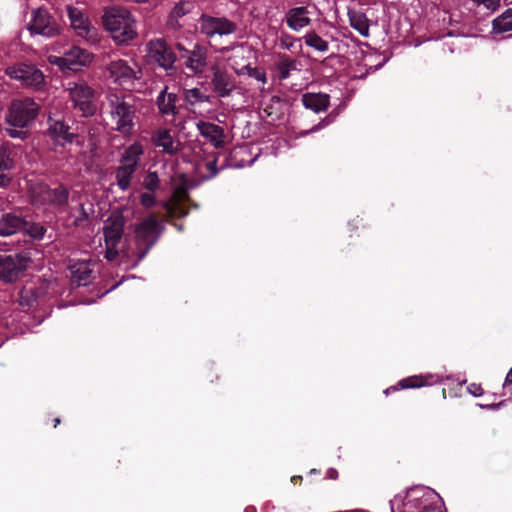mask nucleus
Segmentation results:
<instances>
[{"label":"nucleus","instance_id":"31","mask_svg":"<svg viewBox=\"0 0 512 512\" xmlns=\"http://www.w3.org/2000/svg\"><path fill=\"white\" fill-rule=\"evenodd\" d=\"M176 100V94L166 93V89L163 90L157 98L160 112L166 115H174L176 113Z\"/></svg>","mask_w":512,"mask_h":512},{"label":"nucleus","instance_id":"30","mask_svg":"<svg viewBox=\"0 0 512 512\" xmlns=\"http://www.w3.org/2000/svg\"><path fill=\"white\" fill-rule=\"evenodd\" d=\"M143 153V146L138 142L133 143L132 145L125 149L124 154L121 158V164L136 169L140 157L143 155Z\"/></svg>","mask_w":512,"mask_h":512},{"label":"nucleus","instance_id":"40","mask_svg":"<svg viewBox=\"0 0 512 512\" xmlns=\"http://www.w3.org/2000/svg\"><path fill=\"white\" fill-rule=\"evenodd\" d=\"M143 185L150 191H155L159 186V177L156 172H149L144 178Z\"/></svg>","mask_w":512,"mask_h":512},{"label":"nucleus","instance_id":"3","mask_svg":"<svg viewBox=\"0 0 512 512\" xmlns=\"http://www.w3.org/2000/svg\"><path fill=\"white\" fill-rule=\"evenodd\" d=\"M104 26L118 44H126L137 36L136 21L126 9L113 8L105 12Z\"/></svg>","mask_w":512,"mask_h":512},{"label":"nucleus","instance_id":"5","mask_svg":"<svg viewBox=\"0 0 512 512\" xmlns=\"http://www.w3.org/2000/svg\"><path fill=\"white\" fill-rule=\"evenodd\" d=\"M124 232V217L118 212H113L103 226L105 242V258L114 261L119 255L118 246Z\"/></svg>","mask_w":512,"mask_h":512},{"label":"nucleus","instance_id":"23","mask_svg":"<svg viewBox=\"0 0 512 512\" xmlns=\"http://www.w3.org/2000/svg\"><path fill=\"white\" fill-rule=\"evenodd\" d=\"M28 223L19 215L7 213L0 217V236H9L26 229Z\"/></svg>","mask_w":512,"mask_h":512},{"label":"nucleus","instance_id":"29","mask_svg":"<svg viewBox=\"0 0 512 512\" xmlns=\"http://www.w3.org/2000/svg\"><path fill=\"white\" fill-rule=\"evenodd\" d=\"M349 22L353 29L359 32L363 37L369 36V20L361 11L350 10L348 12Z\"/></svg>","mask_w":512,"mask_h":512},{"label":"nucleus","instance_id":"20","mask_svg":"<svg viewBox=\"0 0 512 512\" xmlns=\"http://www.w3.org/2000/svg\"><path fill=\"white\" fill-rule=\"evenodd\" d=\"M252 56L253 50L246 44H239L232 48V54L229 57V62L236 74H245V70L250 66L249 60Z\"/></svg>","mask_w":512,"mask_h":512},{"label":"nucleus","instance_id":"22","mask_svg":"<svg viewBox=\"0 0 512 512\" xmlns=\"http://www.w3.org/2000/svg\"><path fill=\"white\" fill-rule=\"evenodd\" d=\"M310 23V11L305 6L291 8L286 14V24L293 31H300Z\"/></svg>","mask_w":512,"mask_h":512},{"label":"nucleus","instance_id":"36","mask_svg":"<svg viewBox=\"0 0 512 512\" xmlns=\"http://www.w3.org/2000/svg\"><path fill=\"white\" fill-rule=\"evenodd\" d=\"M136 169L131 168L127 165H122L118 167L116 171V180L117 185L121 190H126L130 186L132 176Z\"/></svg>","mask_w":512,"mask_h":512},{"label":"nucleus","instance_id":"48","mask_svg":"<svg viewBox=\"0 0 512 512\" xmlns=\"http://www.w3.org/2000/svg\"><path fill=\"white\" fill-rule=\"evenodd\" d=\"M511 384H512V368L507 373L503 386H504V388H508Z\"/></svg>","mask_w":512,"mask_h":512},{"label":"nucleus","instance_id":"8","mask_svg":"<svg viewBox=\"0 0 512 512\" xmlns=\"http://www.w3.org/2000/svg\"><path fill=\"white\" fill-rule=\"evenodd\" d=\"M5 72L10 78L20 81L24 86L40 88L45 83L43 72L34 65L19 63L7 67Z\"/></svg>","mask_w":512,"mask_h":512},{"label":"nucleus","instance_id":"27","mask_svg":"<svg viewBox=\"0 0 512 512\" xmlns=\"http://www.w3.org/2000/svg\"><path fill=\"white\" fill-rule=\"evenodd\" d=\"M48 135L55 141L64 143H72L74 134L69 132V127L62 121H53L49 118Z\"/></svg>","mask_w":512,"mask_h":512},{"label":"nucleus","instance_id":"13","mask_svg":"<svg viewBox=\"0 0 512 512\" xmlns=\"http://www.w3.org/2000/svg\"><path fill=\"white\" fill-rule=\"evenodd\" d=\"M70 25L75 33L88 42H95L98 39L97 29L82 10L69 6L67 8Z\"/></svg>","mask_w":512,"mask_h":512},{"label":"nucleus","instance_id":"28","mask_svg":"<svg viewBox=\"0 0 512 512\" xmlns=\"http://www.w3.org/2000/svg\"><path fill=\"white\" fill-rule=\"evenodd\" d=\"M414 492L407 493L405 497L402 495H396L391 501V510L392 512H396V510L400 512H430L428 507H424L423 511H417L416 507L413 505V502L418 500L415 497Z\"/></svg>","mask_w":512,"mask_h":512},{"label":"nucleus","instance_id":"50","mask_svg":"<svg viewBox=\"0 0 512 512\" xmlns=\"http://www.w3.org/2000/svg\"><path fill=\"white\" fill-rule=\"evenodd\" d=\"M511 394H512V390H511Z\"/></svg>","mask_w":512,"mask_h":512},{"label":"nucleus","instance_id":"37","mask_svg":"<svg viewBox=\"0 0 512 512\" xmlns=\"http://www.w3.org/2000/svg\"><path fill=\"white\" fill-rule=\"evenodd\" d=\"M305 44L319 52H327L329 44L326 40L320 37L316 32H308L304 36Z\"/></svg>","mask_w":512,"mask_h":512},{"label":"nucleus","instance_id":"41","mask_svg":"<svg viewBox=\"0 0 512 512\" xmlns=\"http://www.w3.org/2000/svg\"><path fill=\"white\" fill-rule=\"evenodd\" d=\"M245 73H247L249 76L254 77L263 83L266 82L265 73L257 68H252L251 66H249V68H247L245 70Z\"/></svg>","mask_w":512,"mask_h":512},{"label":"nucleus","instance_id":"38","mask_svg":"<svg viewBox=\"0 0 512 512\" xmlns=\"http://www.w3.org/2000/svg\"><path fill=\"white\" fill-rule=\"evenodd\" d=\"M298 69V62L294 59L283 58L278 64L280 77L286 79L289 77L291 71Z\"/></svg>","mask_w":512,"mask_h":512},{"label":"nucleus","instance_id":"33","mask_svg":"<svg viewBox=\"0 0 512 512\" xmlns=\"http://www.w3.org/2000/svg\"><path fill=\"white\" fill-rule=\"evenodd\" d=\"M184 101L188 106L194 107L200 103L211 102V96L202 92L199 88L185 89L183 92Z\"/></svg>","mask_w":512,"mask_h":512},{"label":"nucleus","instance_id":"7","mask_svg":"<svg viewBox=\"0 0 512 512\" xmlns=\"http://www.w3.org/2000/svg\"><path fill=\"white\" fill-rule=\"evenodd\" d=\"M176 48L188 70L195 75L204 73L208 65V49L205 46L196 43L192 49H187L178 43Z\"/></svg>","mask_w":512,"mask_h":512},{"label":"nucleus","instance_id":"32","mask_svg":"<svg viewBox=\"0 0 512 512\" xmlns=\"http://www.w3.org/2000/svg\"><path fill=\"white\" fill-rule=\"evenodd\" d=\"M191 10V4L189 2H179L177 3L171 10L168 25L173 29L181 28V24L179 23V19L188 14Z\"/></svg>","mask_w":512,"mask_h":512},{"label":"nucleus","instance_id":"43","mask_svg":"<svg viewBox=\"0 0 512 512\" xmlns=\"http://www.w3.org/2000/svg\"><path fill=\"white\" fill-rule=\"evenodd\" d=\"M155 203V197L150 193H144L141 195V204L150 207Z\"/></svg>","mask_w":512,"mask_h":512},{"label":"nucleus","instance_id":"1","mask_svg":"<svg viewBox=\"0 0 512 512\" xmlns=\"http://www.w3.org/2000/svg\"><path fill=\"white\" fill-rule=\"evenodd\" d=\"M163 226L154 215H149L134 224L133 237L128 241L124 254L141 261L158 241Z\"/></svg>","mask_w":512,"mask_h":512},{"label":"nucleus","instance_id":"4","mask_svg":"<svg viewBox=\"0 0 512 512\" xmlns=\"http://www.w3.org/2000/svg\"><path fill=\"white\" fill-rule=\"evenodd\" d=\"M110 115L115 129L123 134L132 132L135 109L124 97L116 94L108 96Z\"/></svg>","mask_w":512,"mask_h":512},{"label":"nucleus","instance_id":"21","mask_svg":"<svg viewBox=\"0 0 512 512\" xmlns=\"http://www.w3.org/2000/svg\"><path fill=\"white\" fill-rule=\"evenodd\" d=\"M196 127L201 136L206 138L215 148H221L224 145L225 132L224 129L216 124L199 121Z\"/></svg>","mask_w":512,"mask_h":512},{"label":"nucleus","instance_id":"42","mask_svg":"<svg viewBox=\"0 0 512 512\" xmlns=\"http://www.w3.org/2000/svg\"><path fill=\"white\" fill-rule=\"evenodd\" d=\"M329 124V121L327 119L321 120L318 124L314 125L311 129L302 131L300 135L306 136L310 133H314L319 131L320 129L326 127Z\"/></svg>","mask_w":512,"mask_h":512},{"label":"nucleus","instance_id":"45","mask_svg":"<svg viewBox=\"0 0 512 512\" xmlns=\"http://www.w3.org/2000/svg\"><path fill=\"white\" fill-rule=\"evenodd\" d=\"M468 390L470 393H472L474 396H480L483 394V389L481 388L480 385H477V384H471L469 387H468Z\"/></svg>","mask_w":512,"mask_h":512},{"label":"nucleus","instance_id":"49","mask_svg":"<svg viewBox=\"0 0 512 512\" xmlns=\"http://www.w3.org/2000/svg\"><path fill=\"white\" fill-rule=\"evenodd\" d=\"M53 421H54V427H57V425L60 423L59 418H55Z\"/></svg>","mask_w":512,"mask_h":512},{"label":"nucleus","instance_id":"6","mask_svg":"<svg viewBox=\"0 0 512 512\" xmlns=\"http://www.w3.org/2000/svg\"><path fill=\"white\" fill-rule=\"evenodd\" d=\"M66 90L74 108L81 112L82 116L89 117L95 114L94 90L86 82H69Z\"/></svg>","mask_w":512,"mask_h":512},{"label":"nucleus","instance_id":"15","mask_svg":"<svg viewBox=\"0 0 512 512\" xmlns=\"http://www.w3.org/2000/svg\"><path fill=\"white\" fill-rule=\"evenodd\" d=\"M29 31L31 34L53 37L59 33V26L47 10L39 8L32 14Z\"/></svg>","mask_w":512,"mask_h":512},{"label":"nucleus","instance_id":"35","mask_svg":"<svg viewBox=\"0 0 512 512\" xmlns=\"http://www.w3.org/2000/svg\"><path fill=\"white\" fill-rule=\"evenodd\" d=\"M493 32L497 34L512 31V9L506 10L493 20Z\"/></svg>","mask_w":512,"mask_h":512},{"label":"nucleus","instance_id":"10","mask_svg":"<svg viewBox=\"0 0 512 512\" xmlns=\"http://www.w3.org/2000/svg\"><path fill=\"white\" fill-rule=\"evenodd\" d=\"M29 264L30 258L24 254H0V280L5 282L15 281L20 273L27 269Z\"/></svg>","mask_w":512,"mask_h":512},{"label":"nucleus","instance_id":"11","mask_svg":"<svg viewBox=\"0 0 512 512\" xmlns=\"http://www.w3.org/2000/svg\"><path fill=\"white\" fill-rule=\"evenodd\" d=\"M91 60V54L80 47H72L63 56H49V62L61 70H77L78 67L87 66Z\"/></svg>","mask_w":512,"mask_h":512},{"label":"nucleus","instance_id":"25","mask_svg":"<svg viewBox=\"0 0 512 512\" xmlns=\"http://www.w3.org/2000/svg\"><path fill=\"white\" fill-rule=\"evenodd\" d=\"M301 102L306 109L314 113H321L328 109L330 97L322 93H305L301 97Z\"/></svg>","mask_w":512,"mask_h":512},{"label":"nucleus","instance_id":"19","mask_svg":"<svg viewBox=\"0 0 512 512\" xmlns=\"http://www.w3.org/2000/svg\"><path fill=\"white\" fill-rule=\"evenodd\" d=\"M188 192L186 187L178 186L174 189L171 197L162 203V207L167 212L169 218H182L188 214L186 201Z\"/></svg>","mask_w":512,"mask_h":512},{"label":"nucleus","instance_id":"39","mask_svg":"<svg viewBox=\"0 0 512 512\" xmlns=\"http://www.w3.org/2000/svg\"><path fill=\"white\" fill-rule=\"evenodd\" d=\"M13 167V160L10 158L9 150L6 145L0 147V170H10Z\"/></svg>","mask_w":512,"mask_h":512},{"label":"nucleus","instance_id":"24","mask_svg":"<svg viewBox=\"0 0 512 512\" xmlns=\"http://www.w3.org/2000/svg\"><path fill=\"white\" fill-rule=\"evenodd\" d=\"M152 142L156 147L162 149L164 153L175 154L179 150V142L175 141L168 129H158L152 136Z\"/></svg>","mask_w":512,"mask_h":512},{"label":"nucleus","instance_id":"34","mask_svg":"<svg viewBox=\"0 0 512 512\" xmlns=\"http://www.w3.org/2000/svg\"><path fill=\"white\" fill-rule=\"evenodd\" d=\"M433 382V376H411L404 378L398 382V386L402 389H414L430 385Z\"/></svg>","mask_w":512,"mask_h":512},{"label":"nucleus","instance_id":"2","mask_svg":"<svg viewBox=\"0 0 512 512\" xmlns=\"http://www.w3.org/2000/svg\"><path fill=\"white\" fill-rule=\"evenodd\" d=\"M39 113V105L31 98L13 100L5 116V130L12 138L25 139L30 126Z\"/></svg>","mask_w":512,"mask_h":512},{"label":"nucleus","instance_id":"17","mask_svg":"<svg viewBox=\"0 0 512 512\" xmlns=\"http://www.w3.org/2000/svg\"><path fill=\"white\" fill-rule=\"evenodd\" d=\"M211 73L210 84L213 92L220 98L231 96L237 87L234 77L218 66L212 67Z\"/></svg>","mask_w":512,"mask_h":512},{"label":"nucleus","instance_id":"46","mask_svg":"<svg viewBox=\"0 0 512 512\" xmlns=\"http://www.w3.org/2000/svg\"><path fill=\"white\" fill-rule=\"evenodd\" d=\"M31 233L35 238H42L44 235V229L43 227H35L34 231H31Z\"/></svg>","mask_w":512,"mask_h":512},{"label":"nucleus","instance_id":"16","mask_svg":"<svg viewBox=\"0 0 512 512\" xmlns=\"http://www.w3.org/2000/svg\"><path fill=\"white\" fill-rule=\"evenodd\" d=\"M108 71L114 82L127 90L133 88L135 80L138 79L137 74L139 73L134 67H131L126 61L121 59L110 62Z\"/></svg>","mask_w":512,"mask_h":512},{"label":"nucleus","instance_id":"12","mask_svg":"<svg viewBox=\"0 0 512 512\" xmlns=\"http://www.w3.org/2000/svg\"><path fill=\"white\" fill-rule=\"evenodd\" d=\"M149 58L165 70L174 69L176 55L164 39H153L147 43Z\"/></svg>","mask_w":512,"mask_h":512},{"label":"nucleus","instance_id":"9","mask_svg":"<svg viewBox=\"0 0 512 512\" xmlns=\"http://www.w3.org/2000/svg\"><path fill=\"white\" fill-rule=\"evenodd\" d=\"M199 29L201 34L207 38H213L216 35L233 34L237 30V25L225 17H212L203 14L199 18Z\"/></svg>","mask_w":512,"mask_h":512},{"label":"nucleus","instance_id":"18","mask_svg":"<svg viewBox=\"0 0 512 512\" xmlns=\"http://www.w3.org/2000/svg\"><path fill=\"white\" fill-rule=\"evenodd\" d=\"M72 200L78 202V206L71 208L70 211L72 225L76 227L86 226L95 213L94 205L89 201L87 194L74 193Z\"/></svg>","mask_w":512,"mask_h":512},{"label":"nucleus","instance_id":"47","mask_svg":"<svg viewBox=\"0 0 512 512\" xmlns=\"http://www.w3.org/2000/svg\"><path fill=\"white\" fill-rule=\"evenodd\" d=\"M207 169H208L209 171H211V175H212V176H215V175H216V173H217V169H216V160H213V161H211V162H208V163H207Z\"/></svg>","mask_w":512,"mask_h":512},{"label":"nucleus","instance_id":"26","mask_svg":"<svg viewBox=\"0 0 512 512\" xmlns=\"http://www.w3.org/2000/svg\"><path fill=\"white\" fill-rule=\"evenodd\" d=\"M72 282L78 286H86L92 278V268L89 261H78L69 266Z\"/></svg>","mask_w":512,"mask_h":512},{"label":"nucleus","instance_id":"14","mask_svg":"<svg viewBox=\"0 0 512 512\" xmlns=\"http://www.w3.org/2000/svg\"><path fill=\"white\" fill-rule=\"evenodd\" d=\"M32 201L38 204H54L63 206L68 201V190L65 187L59 186L51 190L47 185L39 184L31 188Z\"/></svg>","mask_w":512,"mask_h":512},{"label":"nucleus","instance_id":"44","mask_svg":"<svg viewBox=\"0 0 512 512\" xmlns=\"http://www.w3.org/2000/svg\"><path fill=\"white\" fill-rule=\"evenodd\" d=\"M8 171L9 170L4 169L0 170V187H5L10 183L11 178L8 174Z\"/></svg>","mask_w":512,"mask_h":512}]
</instances>
